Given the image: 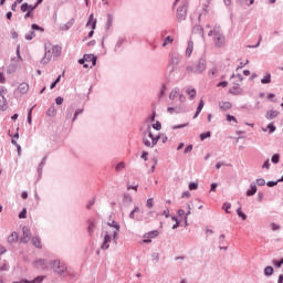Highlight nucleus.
I'll return each instance as SVG.
<instances>
[{"mask_svg":"<svg viewBox=\"0 0 283 283\" xmlns=\"http://www.w3.org/2000/svg\"><path fill=\"white\" fill-rule=\"evenodd\" d=\"M118 231H119L118 226L116 227V229L112 228L111 226L105 228V230L103 231L104 241L102 243V249L104 250L109 249V242H112V238L113 240H116V235H118Z\"/></svg>","mask_w":283,"mask_h":283,"instance_id":"f257e3e1","label":"nucleus"},{"mask_svg":"<svg viewBox=\"0 0 283 283\" xmlns=\"http://www.w3.org/2000/svg\"><path fill=\"white\" fill-rule=\"evenodd\" d=\"M208 36H213L216 48H224L226 39L224 34L220 32V29H213L208 33Z\"/></svg>","mask_w":283,"mask_h":283,"instance_id":"f03ea898","label":"nucleus"},{"mask_svg":"<svg viewBox=\"0 0 283 283\" xmlns=\"http://www.w3.org/2000/svg\"><path fill=\"white\" fill-rule=\"evenodd\" d=\"M53 269L55 273H59V275H70V269L62 261H54Z\"/></svg>","mask_w":283,"mask_h":283,"instance_id":"7ed1b4c3","label":"nucleus"},{"mask_svg":"<svg viewBox=\"0 0 283 283\" xmlns=\"http://www.w3.org/2000/svg\"><path fill=\"white\" fill-rule=\"evenodd\" d=\"M90 63H91V67H94V65H96V56H94V54H85L83 59L78 60V64L83 65V67H85L87 70V67H90Z\"/></svg>","mask_w":283,"mask_h":283,"instance_id":"20e7f679","label":"nucleus"},{"mask_svg":"<svg viewBox=\"0 0 283 283\" xmlns=\"http://www.w3.org/2000/svg\"><path fill=\"white\" fill-rule=\"evenodd\" d=\"M148 138H150L151 142L147 138H144V145L146 147H156V145H158V140H160V135L154 137V134L149 133Z\"/></svg>","mask_w":283,"mask_h":283,"instance_id":"39448f33","label":"nucleus"},{"mask_svg":"<svg viewBox=\"0 0 283 283\" xmlns=\"http://www.w3.org/2000/svg\"><path fill=\"white\" fill-rule=\"evenodd\" d=\"M158 235H160V232L158 230H153L150 232H147V233L144 234L143 242L145 244H150L151 240L158 238Z\"/></svg>","mask_w":283,"mask_h":283,"instance_id":"423d86ee","label":"nucleus"},{"mask_svg":"<svg viewBox=\"0 0 283 283\" xmlns=\"http://www.w3.org/2000/svg\"><path fill=\"white\" fill-rule=\"evenodd\" d=\"M86 28H91V32L88 33V39H92L94 36V30H96V19H94V14L90 15Z\"/></svg>","mask_w":283,"mask_h":283,"instance_id":"0eeeda50","label":"nucleus"},{"mask_svg":"<svg viewBox=\"0 0 283 283\" xmlns=\"http://www.w3.org/2000/svg\"><path fill=\"white\" fill-rule=\"evenodd\" d=\"M45 50H50L53 56H61L62 49L60 45L46 44Z\"/></svg>","mask_w":283,"mask_h":283,"instance_id":"6e6552de","label":"nucleus"},{"mask_svg":"<svg viewBox=\"0 0 283 283\" xmlns=\"http://www.w3.org/2000/svg\"><path fill=\"white\" fill-rule=\"evenodd\" d=\"M177 19L178 21H185L187 19V6L177 9Z\"/></svg>","mask_w":283,"mask_h":283,"instance_id":"1a4fd4ad","label":"nucleus"},{"mask_svg":"<svg viewBox=\"0 0 283 283\" xmlns=\"http://www.w3.org/2000/svg\"><path fill=\"white\" fill-rule=\"evenodd\" d=\"M33 266H34V269L44 271V269H48V262H45V260H43V259H39V260L34 261Z\"/></svg>","mask_w":283,"mask_h":283,"instance_id":"9d476101","label":"nucleus"},{"mask_svg":"<svg viewBox=\"0 0 283 283\" xmlns=\"http://www.w3.org/2000/svg\"><path fill=\"white\" fill-rule=\"evenodd\" d=\"M31 233L28 228H23V237L20 239V242L28 244L30 242Z\"/></svg>","mask_w":283,"mask_h":283,"instance_id":"9b49d317","label":"nucleus"},{"mask_svg":"<svg viewBox=\"0 0 283 283\" xmlns=\"http://www.w3.org/2000/svg\"><path fill=\"white\" fill-rule=\"evenodd\" d=\"M52 52L50 50H45L44 57L42 59L41 63L43 65L50 63L52 61Z\"/></svg>","mask_w":283,"mask_h":283,"instance_id":"f8f14e48","label":"nucleus"},{"mask_svg":"<svg viewBox=\"0 0 283 283\" xmlns=\"http://www.w3.org/2000/svg\"><path fill=\"white\" fill-rule=\"evenodd\" d=\"M219 107L220 109H222V112H227L228 109H231L233 105L231 104V102H220Z\"/></svg>","mask_w":283,"mask_h":283,"instance_id":"ddd939ff","label":"nucleus"},{"mask_svg":"<svg viewBox=\"0 0 283 283\" xmlns=\"http://www.w3.org/2000/svg\"><path fill=\"white\" fill-rule=\"evenodd\" d=\"M180 63V60L178 57H171L168 67H170V72H174L176 70V65Z\"/></svg>","mask_w":283,"mask_h":283,"instance_id":"4468645a","label":"nucleus"},{"mask_svg":"<svg viewBox=\"0 0 283 283\" xmlns=\"http://www.w3.org/2000/svg\"><path fill=\"white\" fill-rule=\"evenodd\" d=\"M207 70V62L205 60H200L197 65V72L201 74V72H205Z\"/></svg>","mask_w":283,"mask_h":283,"instance_id":"2eb2a0df","label":"nucleus"},{"mask_svg":"<svg viewBox=\"0 0 283 283\" xmlns=\"http://www.w3.org/2000/svg\"><path fill=\"white\" fill-rule=\"evenodd\" d=\"M31 242L33 247H36V249H43V245L41 244V239L39 237H33L31 239Z\"/></svg>","mask_w":283,"mask_h":283,"instance_id":"dca6fc26","label":"nucleus"},{"mask_svg":"<svg viewBox=\"0 0 283 283\" xmlns=\"http://www.w3.org/2000/svg\"><path fill=\"white\" fill-rule=\"evenodd\" d=\"M277 116H280V112L277 111H270L266 114L268 120H273V118H277Z\"/></svg>","mask_w":283,"mask_h":283,"instance_id":"f3484780","label":"nucleus"},{"mask_svg":"<svg viewBox=\"0 0 283 283\" xmlns=\"http://www.w3.org/2000/svg\"><path fill=\"white\" fill-rule=\"evenodd\" d=\"M255 193H258V186H255V184H251L250 190L247 191V196L251 197L255 196Z\"/></svg>","mask_w":283,"mask_h":283,"instance_id":"a211bd4d","label":"nucleus"},{"mask_svg":"<svg viewBox=\"0 0 283 283\" xmlns=\"http://www.w3.org/2000/svg\"><path fill=\"white\" fill-rule=\"evenodd\" d=\"M203 107H205V101L200 99L199 105L197 107V112H196L193 118H198V116H200V112H202Z\"/></svg>","mask_w":283,"mask_h":283,"instance_id":"6ab92c4d","label":"nucleus"},{"mask_svg":"<svg viewBox=\"0 0 283 283\" xmlns=\"http://www.w3.org/2000/svg\"><path fill=\"white\" fill-rule=\"evenodd\" d=\"M8 242H10V243H12V242H19V233L12 232V233L8 237Z\"/></svg>","mask_w":283,"mask_h":283,"instance_id":"aec40b11","label":"nucleus"},{"mask_svg":"<svg viewBox=\"0 0 283 283\" xmlns=\"http://www.w3.org/2000/svg\"><path fill=\"white\" fill-rule=\"evenodd\" d=\"M8 108V103L3 94H0V109L4 111Z\"/></svg>","mask_w":283,"mask_h":283,"instance_id":"412c9836","label":"nucleus"},{"mask_svg":"<svg viewBox=\"0 0 283 283\" xmlns=\"http://www.w3.org/2000/svg\"><path fill=\"white\" fill-rule=\"evenodd\" d=\"M186 93L188 94L190 101H193V98H196V88L188 87Z\"/></svg>","mask_w":283,"mask_h":283,"instance_id":"4be33fe9","label":"nucleus"},{"mask_svg":"<svg viewBox=\"0 0 283 283\" xmlns=\"http://www.w3.org/2000/svg\"><path fill=\"white\" fill-rule=\"evenodd\" d=\"M18 90L21 92V94H25L30 90V86L28 83H22L19 85Z\"/></svg>","mask_w":283,"mask_h":283,"instance_id":"5701e85b","label":"nucleus"},{"mask_svg":"<svg viewBox=\"0 0 283 283\" xmlns=\"http://www.w3.org/2000/svg\"><path fill=\"white\" fill-rule=\"evenodd\" d=\"M261 83H262L263 85H266V84L271 83V73H266V74L263 76V78L261 80Z\"/></svg>","mask_w":283,"mask_h":283,"instance_id":"b1692460","label":"nucleus"},{"mask_svg":"<svg viewBox=\"0 0 283 283\" xmlns=\"http://www.w3.org/2000/svg\"><path fill=\"white\" fill-rule=\"evenodd\" d=\"M46 116H51V117L56 116V108L54 106L49 107L46 112Z\"/></svg>","mask_w":283,"mask_h":283,"instance_id":"393cba45","label":"nucleus"},{"mask_svg":"<svg viewBox=\"0 0 283 283\" xmlns=\"http://www.w3.org/2000/svg\"><path fill=\"white\" fill-rule=\"evenodd\" d=\"M136 213H140V209L138 207H135L134 210L130 212L129 218L132 220L136 219Z\"/></svg>","mask_w":283,"mask_h":283,"instance_id":"a878e982","label":"nucleus"},{"mask_svg":"<svg viewBox=\"0 0 283 283\" xmlns=\"http://www.w3.org/2000/svg\"><path fill=\"white\" fill-rule=\"evenodd\" d=\"M170 43H174V36L168 35L164 41L163 48L169 45Z\"/></svg>","mask_w":283,"mask_h":283,"instance_id":"bb28decb","label":"nucleus"},{"mask_svg":"<svg viewBox=\"0 0 283 283\" xmlns=\"http://www.w3.org/2000/svg\"><path fill=\"white\" fill-rule=\"evenodd\" d=\"M191 52H193V42H189V43H188V48H187V50H186V54H187L188 56H191Z\"/></svg>","mask_w":283,"mask_h":283,"instance_id":"cd10ccee","label":"nucleus"},{"mask_svg":"<svg viewBox=\"0 0 283 283\" xmlns=\"http://www.w3.org/2000/svg\"><path fill=\"white\" fill-rule=\"evenodd\" d=\"M170 101H176L178 98V90H172L169 94Z\"/></svg>","mask_w":283,"mask_h":283,"instance_id":"c85d7f7f","label":"nucleus"},{"mask_svg":"<svg viewBox=\"0 0 283 283\" xmlns=\"http://www.w3.org/2000/svg\"><path fill=\"white\" fill-rule=\"evenodd\" d=\"M94 229H96V223L94 221H88V233H94Z\"/></svg>","mask_w":283,"mask_h":283,"instance_id":"c756f323","label":"nucleus"},{"mask_svg":"<svg viewBox=\"0 0 283 283\" xmlns=\"http://www.w3.org/2000/svg\"><path fill=\"white\" fill-rule=\"evenodd\" d=\"M237 213H238L239 218H242V220H247V214H244V212H242V208H239L237 210Z\"/></svg>","mask_w":283,"mask_h":283,"instance_id":"7c9ffc66","label":"nucleus"},{"mask_svg":"<svg viewBox=\"0 0 283 283\" xmlns=\"http://www.w3.org/2000/svg\"><path fill=\"white\" fill-rule=\"evenodd\" d=\"M9 269V265H8V262H2L0 263V271H8Z\"/></svg>","mask_w":283,"mask_h":283,"instance_id":"2f4dec72","label":"nucleus"},{"mask_svg":"<svg viewBox=\"0 0 283 283\" xmlns=\"http://www.w3.org/2000/svg\"><path fill=\"white\" fill-rule=\"evenodd\" d=\"M28 216V209H23L20 213H19V218L20 219H25Z\"/></svg>","mask_w":283,"mask_h":283,"instance_id":"473e14b6","label":"nucleus"},{"mask_svg":"<svg viewBox=\"0 0 283 283\" xmlns=\"http://www.w3.org/2000/svg\"><path fill=\"white\" fill-rule=\"evenodd\" d=\"M273 273V266H266L264 269V274L265 275H271Z\"/></svg>","mask_w":283,"mask_h":283,"instance_id":"72a5a7b5","label":"nucleus"},{"mask_svg":"<svg viewBox=\"0 0 283 283\" xmlns=\"http://www.w3.org/2000/svg\"><path fill=\"white\" fill-rule=\"evenodd\" d=\"M272 163H274V165H277V163H280V155H277V154L273 155Z\"/></svg>","mask_w":283,"mask_h":283,"instance_id":"f704fd0d","label":"nucleus"},{"mask_svg":"<svg viewBox=\"0 0 283 283\" xmlns=\"http://www.w3.org/2000/svg\"><path fill=\"white\" fill-rule=\"evenodd\" d=\"M27 41H32V39H34V31H30L27 35H25Z\"/></svg>","mask_w":283,"mask_h":283,"instance_id":"c9c22d12","label":"nucleus"},{"mask_svg":"<svg viewBox=\"0 0 283 283\" xmlns=\"http://www.w3.org/2000/svg\"><path fill=\"white\" fill-rule=\"evenodd\" d=\"M273 264H274V266H276V269L282 268L283 259H282L281 261L274 260V261H273Z\"/></svg>","mask_w":283,"mask_h":283,"instance_id":"e433bc0d","label":"nucleus"},{"mask_svg":"<svg viewBox=\"0 0 283 283\" xmlns=\"http://www.w3.org/2000/svg\"><path fill=\"white\" fill-rule=\"evenodd\" d=\"M248 0H240V3L242 6H253V3H255V0H250V3H247Z\"/></svg>","mask_w":283,"mask_h":283,"instance_id":"4c0bfd02","label":"nucleus"},{"mask_svg":"<svg viewBox=\"0 0 283 283\" xmlns=\"http://www.w3.org/2000/svg\"><path fill=\"white\" fill-rule=\"evenodd\" d=\"M189 189H190V191H196V189H198V184H196V182L189 184Z\"/></svg>","mask_w":283,"mask_h":283,"instance_id":"58836bf2","label":"nucleus"},{"mask_svg":"<svg viewBox=\"0 0 283 283\" xmlns=\"http://www.w3.org/2000/svg\"><path fill=\"white\" fill-rule=\"evenodd\" d=\"M154 129H157V132H160V129H163V125L160 124V122H157L156 124L153 125Z\"/></svg>","mask_w":283,"mask_h":283,"instance_id":"ea45409f","label":"nucleus"},{"mask_svg":"<svg viewBox=\"0 0 283 283\" xmlns=\"http://www.w3.org/2000/svg\"><path fill=\"white\" fill-rule=\"evenodd\" d=\"M210 136H211V133L207 132V133H202L200 135V138H201V140H205L206 138H209Z\"/></svg>","mask_w":283,"mask_h":283,"instance_id":"a19ab883","label":"nucleus"},{"mask_svg":"<svg viewBox=\"0 0 283 283\" xmlns=\"http://www.w3.org/2000/svg\"><path fill=\"white\" fill-rule=\"evenodd\" d=\"M256 184L259 185V187H264L266 185V181L263 178H261L256 180Z\"/></svg>","mask_w":283,"mask_h":283,"instance_id":"79ce46f5","label":"nucleus"},{"mask_svg":"<svg viewBox=\"0 0 283 283\" xmlns=\"http://www.w3.org/2000/svg\"><path fill=\"white\" fill-rule=\"evenodd\" d=\"M24 19H34V13H32V11H27Z\"/></svg>","mask_w":283,"mask_h":283,"instance_id":"37998d69","label":"nucleus"},{"mask_svg":"<svg viewBox=\"0 0 283 283\" xmlns=\"http://www.w3.org/2000/svg\"><path fill=\"white\" fill-rule=\"evenodd\" d=\"M28 123H29V125H32V108H30V111L28 113Z\"/></svg>","mask_w":283,"mask_h":283,"instance_id":"c03bdc74","label":"nucleus"},{"mask_svg":"<svg viewBox=\"0 0 283 283\" xmlns=\"http://www.w3.org/2000/svg\"><path fill=\"white\" fill-rule=\"evenodd\" d=\"M191 151H193V145H189V146H187L186 148H185V154H189V153H191Z\"/></svg>","mask_w":283,"mask_h":283,"instance_id":"a18cd8bd","label":"nucleus"},{"mask_svg":"<svg viewBox=\"0 0 283 283\" xmlns=\"http://www.w3.org/2000/svg\"><path fill=\"white\" fill-rule=\"evenodd\" d=\"M223 209L227 213H231V211H229V209H231V203H224Z\"/></svg>","mask_w":283,"mask_h":283,"instance_id":"49530a36","label":"nucleus"},{"mask_svg":"<svg viewBox=\"0 0 283 283\" xmlns=\"http://www.w3.org/2000/svg\"><path fill=\"white\" fill-rule=\"evenodd\" d=\"M147 207L148 209H151L154 207V198L147 200Z\"/></svg>","mask_w":283,"mask_h":283,"instance_id":"de8ad7c7","label":"nucleus"},{"mask_svg":"<svg viewBox=\"0 0 283 283\" xmlns=\"http://www.w3.org/2000/svg\"><path fill=\"white\" fill-rule=\"evenodd\" d=\"M227 120H228V123H231V120L238 123V119L235 117H233L232 115H227Z\"/></svg>","mask_w":283,"mask_h":283,"instance_id":"09e8293b","label":"nucleus"},{"mask_svg":"<svg viewBox=\"0 0 283 283\" xmlns=\"http://www.w3.org/2000/svg\"><path fill=\"white\" fill-rule=\"evenodd\" d=\"M272 231H280V226L277 223H271Z\"/></svg>","mask_w":283,"mask_h":283,"instance_id":"8fccbe9b","label":"nucleus"},{"mask_svg":"<svg viewBox=\"0 0 283 283\" xmlns=\"http://www.w3.org/2000/svg\"><path fill=\"white\" fill-rule=\"evenodd\" d=\"M21 10L23 11V12H28L29 11V4L25 2V3H23L22 6H21Z\"/></svg>","mask_w":283,"mask_h":283,"instance_id":"3c124183","label":"nucleus"},{"mask_svg":"<svg viewBox=\"0 0 283 283\" xmlns=\"http://www.w3.org/2000/svg\"><path fill=\"white\" fill-rule=\"evenodd\" d=\"M268 129L270 130V134H273V132H275V126L273 124H269Z\"/></svg>","mask_w":283,"mask_h":283,"instance_id":"603ef678","label":"nucleus"},{"mask_svg":"<svg viewBox=\"0 0 283 283\" xmlns=\"http://www.w3.org/2000/svg\"><path fill=\"white\" fill-rule=\"evenodd\" d=\"M188 216H191V206H189V205H188V211H187L186 218H185L186 224H187V217H188Z\"/></svg>","mask_w":283,"mask_h":283,"instance_id":"864d4df0","label":"nucleus"},{"mask_svg":"<svg viewBox=\"0 0 283 283\" xmlns=\"http://www.w3.org/2000/svg\"><path fill=\"white\" fill-rule=\"evenodd\" d=\"M55 103L56 105H63V97H56Z\"/></svg>","mask_w":283,"mask_h":283,"instance_id":"5fc2aeb1","label":"nucleus"},{"mask_svg":"<svg viewBox=\"0 0 283 283\" xmlns=\"http://www.w3.org/2000/svg\"><path fill=\"white\" fill-rule=\"evenodd\" d=\"M36 6H39V3L35 6L29 4V12H34V10H36Z\"/></svg>","mask_w":283,"mask_h":283,"instance_id":"6e6d98bb","label":"nucleus"},{"mask_svg":"<svg viewBox=\"0 0 283 283\" xmlns=\"http://www.w3.org/2000/svg\"><path fill=\"white\" fill-rule=\"evenodd\" d=\"M78 114H83V109H77L74 114L73 120H76Z\"/></svg>","mask_w":283,"mask_h":283,"instance_id":"4d7b16f0","label":"nucleus"},{"mask_svg":"<svg viewBox=\"0 0 283 283\" xmlns=\"http://www.w3.org/2000/svg\"><path fill=\"white\" fill-rule=\"evenodd\" d=\"M266 98H268V101H273V98H275V94L269 93Z\"/></svg>","mask_w":283,"mask_h":283,"instance_id":"13d9d810","label":"nucleus"},{"mask_svg":"<svg viewBox=\"0 0 283 283\" xmlns=\"http://www.w3.org/2000/svg\"><path fill=\"white\" fill-rule=\"evenodd\" d=\"M172 220H175L176 224L172 226V229H176L177 227H180V222H178V219L172 217Z\"/></svg>","mask_w":283,"mask_h":283,"instance_id":"bf43d9fd","label":"nucleus"},{"mask_svg":"<svg viewBox=\"0 0 283 283\" xmlns=\"http://www.w3.org/2000/svg\"><path fill=\"white\" fill-rule=\"evenodd\" d=\"M32 30H41L43 32V29L39 24H32Z\"/></svg>","mask_w":283,"mask_h":283,"instance_id":"052dcab7","label":"nucleus"},{"mask_svg":"<svg viewBox=\"0 0 283 283\" xmlns=\"http://www.w3.org/2000/svg\"><path fill=\"white\" fill-rule=\"evenodd\" d=\"M269 167H271V163L269 161V159L263 164V168L269 169Z\"/></svg>","mask_w":283,"mask_h":283,"instance_id":"680f3d73","label":"nucleus"},{"mask_svg":"<svg viewBox=\"0 0 283 283\" xmlns=\"http://www.w3.org/2000/svg\"><path fill=\"white\" fill-rule=\"evenodd\" d=\"M277 185V181H269L268 187H275Z\"/></svg>","mask_w":283,"mask_h":283,"instance_id":"e2e57ef3","label":"nucleus"},{"mask_svg":"<svg viewBox=\"0 0 283 283\" xmlns=\"http://www.w3.org/2000/svg\"><path fill=\"white\" fill-rule=\"evenodd\" d=\"M0 83H6V76L3 73H0Z\"/></svg>","mask_w":283,"mask_h":283,"instance_id":"0e129e2a","label":"nucleus"},{"mask_svg":"<svg viewBox=\"0 0 283 283\" xmlns=\"http://www.w3.org/2000/svg\"><path fill=\"white\" fill-rule=\"evenodd\" d=\"M163 216H165V218H169V209L164 210Z\"/></svg>","mask_w":283,"mask_h":283,"instance_id":"69168bd1","label":"nucleus"},{"mask_svg":"<svg viewBox=\"0 0 283 283\" xmlns=\"http://www.w3.org/2000/svg\"><path fill=\"white\" fill-rule=\"evenodd\" d=\"M148 156H149V153H143L142 155L143 160H147Z\"/></svg>","mask_w":283,"mask_h":283,"instance_id":"338daca9","label":"nucleus"},{"mask_svg":"<svg viewBox=\"0 0 283 283\" xmlns=\"http://www.w3.org/2000/svg\"><path fill=\"white\" fill-rule=\"evenodd\" d=\"M277 283H283V274H281V275L279 276Z\"/></svg>","mask_w":283,"mask_h":283,"instance_id":"774afa93","label":"nucleus"}]
</instances>
